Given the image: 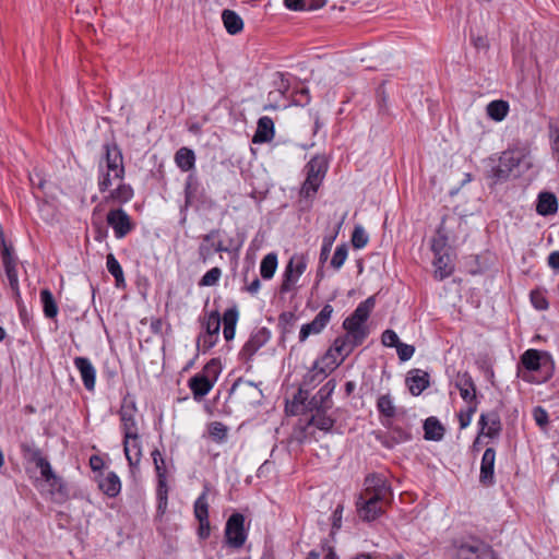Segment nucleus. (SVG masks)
I'll list each match as a JSON object with an SVG mask.
<instances>
[{
    "instance_id": "f257e3e1",
    "label": "nucleus",
    "mask_w": 559,
    "mask_h": 559,
    "mask_svg": "<svg viewBox=\"0 0 559 559\" xmlns=\"http://www.w3.org/2000/svg\"><path fill=\"white\" fill-rule=\"evenodd\" d=\"M365 488L356 506L358 515L364 521H374L383 512L382 503L391 496V487L381 474H370L365 478Z\"/></svg>"
},
{
    "instance_id": "f03ea898",
    "label": "nucleus",
    "mask_w": 559,
    "mask_h": 559,
    "mask_svg": "<svg viewBox=\"0 0 559 559\" xmlns=\"http://www.w3.org/2000/svg\"><path fill=\"white\" fill-rule=\"evenodd\" d=\"M528 171L535 173L537 167L527 148L516 147L501 153L496 175H523Z\"/></svg>"
},
{
    "instance_id": "7ed1b4c3",
    "label": "nucleus",
    "mask_w": 559,
    "mask_h": 559,
    "mask_svg": "<svg viewBox=\"0 0 559 559\" xmlns=\"http://www.w3.org/2000/svg\"><path fill=\"white\" fill-rule=\"evenodd\" d=\"M374 305V297H368L366 300H364L357 306V308L349 317H347L344 320L343 328L346 331L347 335H349L350 337L360 343H364V341L369 334L366 321L368 320L371 311L373 310Z\"/></svg>"
},
{
    "instance_id": "20e7f679",
    "label": "nucleus",
    "mask_w": 559,
    "mask_h": 559,
    "mask_svg": "<svg viewBox=\"0 0 559 559\" xmlns=\"http://www.w3.org/2000/svg\"><path fill=\"white\" fill-rule=\"evenodd\" d=\"M362 343L354 340L347 334L338 336L334 340L332 346L328 349L322 358L325 367L333 371L353 353V350Z\"/></svg>"
},
{
    "instance_id": "39448f33",
    "label": "nucleus",
    "mask_w": 559,
    "mask_h": 559,
    "mask_svg": "<svg viewBox=\"0 0 559 559\" xmlns=\"http://www.w3.org/2000/svg\"><path fill=\"white\" fill-rule=\"evenodd\" d=\"M0 243H1V261L4 270L5 277L8 280L9 286L11 288L13 298L16 304L21 301V292L19 285V276H17V258L13 252V247L8 245L3 231L0 230Z\"/></svg>"
},
{
    "instance_id": "423d86ee",
    "label": "nucleus",
    "mask_w": 559,
    "mask_h": 559,
    "mask_svg": "<svg viewBox=\"0 0 559 559\" xmlns=\"http://www.w3.org/2000/svg\"><path fill=\"white\" fill-rule=\"evenodd\" d=\"M152 457H153L155 472H156V476H157V489H156V495H157V500H158L157 510L160 514H164L167 509V504H168V486H167L166 464H165V460H164L162 453L157 449L152 452Z\"/></svg>"
},
{
    "instance_id": "0eeeda50",
    "label": "nucleus",
    "mask_w": 559,
    "mask_h": 559,
    "mask_svg": "<svg viewBox=\"0 0 559 559\" xmlns=\"http://www.w3.org/2000/svg\"><path fill=\"white\" fill-rule=\"evenodd\" d=\"M307 267L306 258L301 254L293 255L286 264L283 281L280 287L282 294L289 293L296 288L299 277Z\"/></svg>"
},
{
    "instance_id": "6e6552de",
    "label": "nucleus",
    "mask_w": 559,
    "mask_h": 559,
    "mask_svg": "<svg viewBox=\"0 0 559 559\" xmlns=\"http://www.w3.org/2000/svg\"><path fill=\"white\" fill-rule=\"evenodd\" d=\"M492 548L480 540L472 539L461 543L455 550V559H492Z\"/></svg>"
},
{
    "instance_id": "1a4fd4ad",
    "label": "nucleus",
    "mask_w": 559,
    "mask_h": 559,
    "mask_svg": "<svg viewBox=\"0 0 559 559\" xmlns=\"http://www.w3.org/2000/svg\"><path fill=\"white\" fill-rule=\"evenodd\" d=\"M245 516L240 513H234L229 516L225 526L226 544L233 548H241L247 539L243 527Z\"/></svg>"
},
{
    "instance_id": "9d476101",
    "label": "nucleus",
    "mask_w": 559,
    "mask_h": 559,
    "mask_svg": "<svg viewBox=\"0 0 559 559\" xmlns=\"http://www.w3.org/2000/svg\"><path fill=\"white\" fill-rule=\"evenodd\" d=\"M136 405L135 401L127 395L122 400V404L119 411L120 421H121V430L123 436H135V433L140 432L138 421L135 419L136 415Z\"/></svg>"
},
{
    "instance_id": "9b49d317",
    "label": "nucleus",
    "mask_w": 559,
    "mask_h": 559,
    "mask_svg": "<svg viewBox=\"0 0 559 559\" xmlns=\"http://www.w3.org/2000/svg\"><path fill=\"white\" fill-rule=\"evenodd\" d=\"M332 314L333 307L329 304L325 305L311 322L301 326L299 332V342L304 343L310 335L321 333L330 322Z\"/></svg>"
},
{
    "instance_id": "f8f14e48",
    "label": "nucleus",
    "mask_w": 559,
    "mask_h": 559,
    "mask_svg": "<svg viewBox=\"0 0 559 559\" xmlns=\"http://www.w3.org/2000/svg\"><path fill=\"white\" fill-rule=\"evenodd\" d=\"M271 338V332L266 328L255 329L248 341L243 344L239 356L243 361H249L255 353L263 347Z\"/></svg>"
},
{
    "instance_id": "ddd939ff",
    "label": "nucleus",
    "mask_w": 559,
    "mask_h": 559,
    "mask_svg": "<svg viewBox=\"0 0 559 559\" xmlns=\"http://www.w3.org/2000/svg\"><path fill=\"white\" fill-rule=\"evenodd\" d=\"M107 223L112 227L118 239L126 237L133 229L130 216L122 209L110 210L107 214Z\"/></svg>"
},
{
    "instance_id": "4468645a",
    "label": "nucleus",
    "mask_w": 559,
    "mask_h": 559,
    "mask_svg": "<svg viewBox=\"0 0 559 559\" xmlns=\"http://www.w3.org/2000/svg\"><path fill=\"white\" fill-rule=\"evenodd\" d=\"M32 461L40 469V475L45 481L50 486L51 491H59L62 487L61 478L55 474L50 463L41 455L39 450H35L32 454Z\"/></svg>"
},
{
    "instance_id": "2eb2a0df",
    "label": "nucleus",
    "mask_w": 559,
    "mask_h": 559,
    "mask_svg": "<svg viewBox=\"0 0 559 559\" xmlns=\"http://www.w3.org/2000/svg\"><path fill=\"white\" fill-rule=\"evenodd\" d=\"M105 156L100 160L99 166L100 168L106 167L107 175L112 173L114 175H120L123 173V157L121 154L120 148L115 144H105Z\"/></svg>"
},
{
    "instance_id": "dca6fc26",
    "label": "nucleus",
    "mask_w": 559,
    "mask_h": 559,
    "mask_svg": "<svg viewBox=\"0 0 559 559\" xmlns=\"http://www.w3.org/2000/svg\"><path fill=\"white\" fill-rule=\"evenodd\" d=\"M123 451L131 468L138 467L142 457V441L140 433L123 436Z\"/></svg>"
},
{
    "instance_id": "f3484780",
    "label": "nucleus",
    "mask_w": 559,
    "mask_h": 559,
    "mask_svg": "<svg viewBox=\"0 0 559 559\" xmlns=\"http://www.w3.org/2000/svg\"><path fill=\"white\" fill-rule=\"evenodd\" d=\"M73 364L80 372L84 388L87 391H93L95 389L96 369L91 360L86 357L79 356L74 358Z\"/></svg>"
},
{
    "instance_id": "a211bd4d",
    "label": "nucleus",
    "mask_w": 559,
    "mask_h": 559,
    "mask_svg": "<svg viewBox=\"0 0 559 559\" xmlns=\"http://www.w3.org/2000/svg\"><path fill=\"white\" fill-rule=\"evenodd\" d=\"M455 386L460 391L461 397L468 405L477 403L476 385H475L471 374L467 371L457 373V376L455 378Z\"/></svg>"
},
{
    "instance_id": "6ab92c4d",
    "label": "nucleus",
    "mask_w": 559,
    "mask_h": 559,
    "mask_svg": "<svg viewBox=\"0 0 559 559\" xmlns=\"http://www.w3.org/2000/svg\"><path fill=\"white\" fill-rule=\"evenodd\" d=\"M274 121L272 120V118L263 116L258 120L252 142L255 144L269 143L274 139Z\"/></svg>"
},
{
    "instance_id": "aec40b11",
    "label": "nucleus",
    "mask_w": 559,
    "mask_h": 559,
    "mask_svg": "<svg viewBox=\"0 0 559 559\" xmlns=\"http://www.w3.org/2000/svg\"><path fill=\"white\" fill-rule=\"evenodd\" d=\"M480 433L489 438L497 437L501 431L500 416L496 412L483 413L479 417Z\"/></svg>"
},
{
    "instance_id": "412c9836",
    "label": "nucleus",
    "mask_w": 559,
    "mask_h": 559,
    "mask_svg": "<svg viewBox=\"0 0 559 559\" xmlns=\"http://www.w3.org/2000/svg\"><path fill=\"white\" fill-rule=\"evenodd\" d=\"M496 452L492 448H487L481 457L479 480L484 485H492L495 478Z\"/></svg>"
},
{
    "instance_id": "4be33fe9",
    "label": "nucleus",
    "mask_w": 559,
    "mask_h": 559,
    "mask_svg": "<svg viewBox=\"0 0 559 559\" xmlns=\"http://www.w3.org/2000/svg\"><path fill=\"white\" fill-rule=\"evenodd\" d=\"M214 382L204 373H197L189 380V388L197 401L203 399L213 388Z\"/></svg>"
},
{
    "instance_id": "5701e85b",
    "label": "nucleus",
    "mask_w": 559,
    "mask_h": 559,
    "mask_svg": "<svg viewBox=\"0 0 559 559\" xmlns=\"http://www.w3.org/2000/svg\"><path fill=\"white\" fill-rule=\"evenodd\" d=\"M406 384L409 392L417 396L429 385V374L423 370L414 369L408 372Z\"/></svg>"
},
{
    "instance_id": "b1692460",
    "label": "nucleus",
    "mask_w": 559,
    "mask_h": 559,
    "mask_svg": "<svg viewBox=\"0 0 559 559\" xmlns=\"http://www.w3.org/2000/svg\"><path fill=\"white\" fill-rule=\"evenodd\" d=\"M238 318H239V312H238V309L236 306L226 309L223 314V319H222L223 324H224L223 335L227 342L234 340V337H235Z\"/></svg>"
},
{
    "instance_id": "393cba45",
    "label": "nucleus",
    "mask_w": 559,
    "mask_h": 559,
    "mask_svg": "<svg viewBox=\"0 0 559 559\" xmlns=\"http://www.w3.org/2000/svg\"><path fill=\"white\" fill-rule=\"evenodd\" d=\"M222 21L227 33L230 35L239 34L243 29V20L234 10L225 9L222 12Z\"/></svg>"
},
{
    "instance_id": "a878e982",
    "label": "nucleus",
    "mask_w": 559,
    "mask_h": 559,
    "mask_svg": "<svg viewBox=\"0 0 559 559\" xmlns=\"http://www.w3.org/2000/svg\"><path fill=\"white\" fill-rule=\"evenodd\" d=\"M433 266L435 277L440 281L449 277L454 270V265L449 253L435 255Z\"/></svg>"
},
{
    "instance_id": "bb28decb",
    "label": "nucleus",
    "mask_w": 559,
    "mask_h": 559,
    "mask_svg": "<svg viewBox=\"0 0 559 559\" xmlns=\"http://www.w3.org/2000/svg\"><path fill=\"white\" fill-rule=\"evenodd\" d=\"M558 210L556 197L549 192H542L538 195L536 211L543 216L555 214Z\"/></svg>"
},
{
    "instance_id": "cd10ccee",
    "label": "nucleus",
    "mask_w": 559,
    "mask_h": 559,
    "mask_svg": "<svg viewBox=\"0 0 559 559\" xmlns=\"http://www.w3.org/2000/svg\"><path fill=\"white\" fill-rule=\"evenodd\" d=\"M99 489L108 497H116L121 490V483L119 477L114 473H107L99 480Z\"/></svg>"
},
{
    "instance_id": "c85d7f7f",
    "label": "nucleus",
    "mask_w": 559,
    "mask_h": 559,
    "mask_svg": "<svg viewBox=\"0 0 559 559\" xmlns=\"http://www.w3.org/2000/svg\"><path fill=\"white\" fill-rule=\"evenodd\" d=\"M326 0H284V5L290 11H313L325 5Z\"/></svg>"
},
{
    "instance_id": "c756f323",
    "label": "nucleus",
    "mask_w": 559,
    "mask_h": 559,
    "mask_svg": "<svg viewBox=\"0 0 559 559\" xmlns=\"http://www.w3.org/2000/svg\"><path fill=\"white\" fill-rule=\"evenodd\" d=\"M546 358V354L537 349H527L521 356V362L525 369L537 371L542 367V359Z\"/></svg>"
},
{
    "instance_id": "7c9ffc66",
    "label": "nucleus",
    "mask_w": 559,
    "mask_h": 559,
    "mask_svg": "<svg viewBox=\"0 0 559 559\" xmlns=\"http://www.w3.org/2000/svg\"><path fill=\"white\" fill-rule=\"evenodd\" d=\"M306 175H325L329 169V158L324 154H317L307 163Z\"/></svg>"
},
{
    "instance_id": "2f4dec72",
    "label": "nucleus",
    "mask_w": 559,
    "mask_h": 559,
    "mask_svg": "<svg viewBox=\"0 0 559 559\" xmlns=\"http://www.w3.org/2000/svg\"><path fill=\"white\" fill-rule=\"evenodd\" d=\"M425 439L439 441L444 436V428L436 417H429L424 423Z\"/></svg>"
},
{
    "instance_id": "473e14b6",
    "label": "nucleus",
    "mask_w": 559,
    "mask_h": 559,
    "mask_svg": "<svg viewBox=\"0 0 559 559\" xmlns=\"http://www.w3.org/2000/svg\"><path fill=\"white\" fill-rule=\"evenodd\" d=\"M175 162L181 171H190L195 162V156L192 150L188 147H181L175 155Z\"/></svg>"
},
{
    "instance_id": "72a5a7b5",
    "label": "nucleus",
    "mask_w": 559,
    "mask_h": 559,
    "mask_svg": "<svg viewBox=\"0 0 559 559\" xmlns=\"http://www.w3.org/2000/svg\"><path fill=\"white\" fill-rule=\"evenodd\" d=\"M487 115L495 121H502L509 112V104L506 100H492L486 107Z\"/></svg>"
},
{
    "instance_id": "f704fd0d",
    "label": "nucleus",
    "mask_w": 559,
    "mask_h": 559,
    "mask_svg": "<svg viewBox=\"0 0 559 559\" xmlns=\"http://www.w3.org/2000/svg\"><path fill=\"white\" fill-rule=\"evenodd\" d=\"M377 409L386 420L396 415V407L390 394H382L377 400Z\"/></svg>"
},
{
    "instance_id": "c9c22d12",
    "label": "nucleus",
    "mask_w": 559,
    "mask_h": 559,
    "mask_svg": "<svg viewBox=\"0 0 559 559\" xmlns=\"http://www.w3.org/2000/svg\"><path fill=\"white\" fill-rule=\"evenodd\" d=\"M218 236V230H211L207 235L204 236L203 240L205 242H210V246L202 245L200 247V253L203 254L204 251L210 253L211 249L214 252H225L228 251V248L224 246L222 240H216Z\"/></svg>"
},
{
    "instance_id": "e433bc0d",
    "label": "nucleus",
    "mask_w": 559,
    "mask_h": 559,
    "mask_svg": "<svg viewBox=\"0 0 559 559\" xmlns=\"http://www.w3.org/2000/svg\"><path fill=\"white\" fill-rule=\"evenodd\" d=\"M40 300L43 304V310L47 318L53 319L58 314V306L55 298L49 289H43L40 292Z\"/></svg>"
},
{
    "instance_id": "4c0bfd02",
    "label": "nucleus",
    "mask_w": 559,
    "mask_h": 559,
    "mask_svg": "<svg viewBox=\"0 0 559 559\" xmlns=\"http://www.w3.org/2000/svg\"><path fill=\"white\" fill-rule=\"evenodd\" d=\"M277 267V255L275 253L266 254L260 264V273L264 280H270L274 276Z\"/></svg>"
},
{
    "instance_id": "58836bf2",
    "label": "nucleus",
    "mask_w": 559,
    "mask_h": 559,
    "mask_svg": "<svg viewBox=\"0 0 559 559\" xmlns=\"http://www.w3.org/2000/svg\"><path fill=\"white\" fill-rule=\"evenodd\" d=\"M123 177H115L119 182L117 187L110 192V197L119 203L128 202L133 197V190L129 185L121 182Z\"/></svg>"
},
{
    "instance_id": "ea45409f",
    "label": "nucleus",
    "mask_w": 559,
    "mask_h": 559,
    "mask_svg": "<svg viewBox=\"0 0 559 559\" xmlns=\"http://www.w3.org/2000/svg\"><path fill=\"white\" fill-rule=\"evenodd\" d=\"M194 516L199 522L209 521V502L206 490H204L194 502Z\"/></svg>"
},
{
    "instance_id": "a19ab883",
    "label": "nucleus",
    "mask_w": 559,
    "mask_h": 559,
    "mask_svg": "<svg viewBox=\"0 0 559 559\" xmlns=\"http://www.w3.org/2000/svg\"><path fill=\"white\" fill-rule=\"evenodd\" d=\"M321 178L322 177H306L300 189V197L307 200L312 199L321 186Z\"/></svg>"
},
{
    "instance_id": "79ce46f5",
    "label": "nucleus",
    "mask_w": 559,
    "mask_h": 559,
    "mask_svg": "<svg viewBox=\"0 0 559 559\" xmlns=\"http://www.w3.org/2000/svg\"><path fill=\"white\" fill-rule=\"evenodd\" d=\"M202 325L204 328L203 333L219 336L221 316L218 311H212L211 313H209L207 317L202 322Z\"/></svg>"
},
{
    "instance_id": "37998d69",
    "label": "nucleus",
    "mask_w": 559,
    "mask_h": 559,
    "mask_svg": "<svg viewBox=\"0 0 559 559\" xmlns=\"http://www.w3.org/2000/svg\"><path fill=\"white\" fill-rule=\"evenodd\" d=\"M310 424L320 430L329 431L333 428L334 420L323 412L318 411L312 415Z\"/></svg>"
},
{
    "instance_id": "c03bdc74",
    "label": "nucleus",
    "mask_w": 559,
    "mask_h": 559,
    "mask_svg": "<svg viewBox=\"0 0 559 559\" xmlns=\"http://www.w3.org/2000/svg\"><path fill=\"white\" fill-rule=\"evenodd\" d=\"M107 270L115 277L117 285L123 283V271L112 253L107 255Z\"/></svg>"
},
{
    "instance_id": "a18cd8bd",
    "label": "nucleus",
    "mask_w": 559,
    "mask_h": 559,
    "mask_svg": "<svg viewBox=\"0 0 559 559\" xmlns=\"http://www.w3.org/2000/svg\"><path fill=\"white\" fill-rule=\"evenodd\" d=\"M241 384H243L246 392L248 395L254 401L259 402L262 396V391L252 382H242L241 379H238L231 386V391H236Z\"/></svg>"
},
{
    "instance_id": "49530a36",
    "label": "nucleus",
    "mask_w": 559,
    "mask_h": 559,
    "mask_svg": "<svg viewBox=\"0 0 559 559\" xmlns=\"http://www.w3.org/2000/svg\"><path fill=\"white\" fill-rule=\"evenodd\" d=\"M227 427L219 421H213L210 424L209 433L211 438L217 442H222L227 437Z\"/></svg>"
},
{
    "instance_id": "de8ad7c7",
    "label": "nucleus",
    "mask_w": 559,
    "mask_h": 559,
    "mask_svg": "<svg viewBox=\"0 0 559 559\" xmlns=\"http://www.w3.org/2000/svg\"><path fill=\"white\" fill-rule=\"evenodd\" d=\"M222 276V270L217 266L209 270L200 280V286H214L217 284Z\"/></svg>"
},
{
    "instance_id": "09e8293b",
    "label": "nucleus",
    "mask_w": 559,
    "mask_h": 559,
    "mask_svg": "<svg viewBox=\"0 0 559 559\" xmlns=\"http://www.w3.org/2000/svg\"><path fill=\"white\" fill-rule=\"evenodd\" d=\"M217 341H218V336L217 335H212V334H207V333H201L198 336L197 346H198V348L200 350L205 353L209 349H211L217 343Z\"/></svg>"
},
{
    "instance_id": "8fccbe9b",
    "label": "nucleus",
    "mask_w": 559,
    "mask_h": 559,
    "mask_svg": "<svg viewBox=\"0 0 559 559\" xmlns=\"http://www.w3.org/2000/svg\"><path fill=\"white\" fill-rule=\"evenodd\" d=\"M531 302L533 307L537 310H547L549 307L548 300L544 294V292L539 289H535L531 292L530 295Z\"/></svg>"
},
{
    "instance_id": "3c124183",
    "label": "nucleus",
    "mask_w": 559,
    "mask_h": 559,
    "mask_svg": "<svg viewBox=\"0 0 559 559\" xmlns=\"http://www.w3.org/2000/svg\"><path fill=\"white\" fill-rule=\"evenodd\" d=\"M296 317L293 312H283L278 318V325L281 326L283 336L290 333L294 328Z\"/></svg>"
},
{
    "instance_id": "603ef678",
    "label": "nucleus",
    "mask_w": 559,
    "mask_h": 559,
    "mask_svg": "<svg viewBox=\"0 0 559 559\" xmlns=\"http://www.w3.org/2000/svg\"><path fill=\"white\" fill-rule=\"evenodd\" d=\"M368 235L361 226H356L352 235V243L355 248L361 249L368 243Z\"/></svg>"
},
{
    "instance_id": "864d4df0",
    "label": "nucleus",
    "mask_w": 559,
    "mask_h": 559,
    "mask_svg": "<svg viewBox=\"0 0 559 559\" xmlns=\"http://www.w3.org/2000/svg\"><path fill=\"white\" fill-rule=\"evenodd\" d=\"M477 404L478 403L468 405L466 411H461L459 413V421H460L461 429H465L467 426H469L472 418L477 411Z\"/></svg>"
},
{
    "instance_id": "5fc2aeb1",
    "label": "nucleus",
    "mask_w": 559,
    "mask_h": 559,
    "mask_svg": "<svg viewBox=\"0 0 559 559\" xmlns=\"http://www.w3.org/2000/svg\"><path fill=\"white\" fill-rule=\"evenodd\" d=\"M549 135L554 156L559 163V122L549 124Z\"/></svg>"
},
{
    "instance_id": "6e6d98bb",
    "label": "nucleus",
    "mask_w": 559,
    "mask_h": 559,
    "mask_svg": "<svg viewBox=\"0 0 559 559\" xmlns=\"http://www.w3.org/2000/svg\"><path fill=\"white\" fill-rule=\"evenodd\" d=\"M347 258V248L345 245L336 247L334 254L331 260V265L338 270L342 267Z\"/></svg>"
},
{
    "instance_id": "4d7b16f0",
    "label": "nucleus",
    "mask_w": 559,
    "mask_h": 559,
    "mask_svg": "<svg viewBox=\"0 0 559 559\" xmlns=\"http://www.w3.org/2000/svg\"><path fill=\"white\" fill-rule=\"evenodd\" d=\"M447 241V237L441 235L439 231L438 237L433 238L431 243V249L435 255L448 253Z\"/></svg>"
},
{
    "instance_id": "13d9d810",
    "label": "nucleus",
    "mask_w": 559,
    "mask_h": 559,
    "mask_svg": "<svg viewBox=\"0 0 559 559\" xmlns=\"http://www.w3.org/2000/svg\"><path fill=\"white\" fill-rule=\"evenodd\" d=\"M533 418L537 426H539L542 429L546 428L549 423L548 413L546 409H544L542 406H536L533 409Z\"/></svg>"
},
{
    "instance_id": "bf43d9fd",
    "label": "nucleus",
    "mask_w": 559,
    "mask_h": 559,
    "mask_svg": "<svg viewBox=\"0 0 559 559\" xmlns=\"http://www.w3.org/2000/svg\"><path fill=\"white\" fill-rule=\"evenodd\" d=\"M395 348L401 361L409 360L415 353V347L413 345H408L402 342Z\"/></svg>"
},
{
    "instance_id": "052dcab7",
    "label": "nucleus",
    "mask_w": 559,
    "mask_h": 559,
    "mask_svg": "<svg viewBox=\"0 0 559 559\" xmlns=\"http://www.w3.org/2000/svg\"><path fill=\"white\" fill-rule=\"evenodd\" d=\"M382 344L386 347H396L401 341L393 330H385L381 336Z\"/></svg>"
},
{
    "instance_id": "680f3d73",
    "label": "nucleus",
    "mask_w": 559,
    "mask_h": 559,
    "mask_svg": "<svg viewBox=\"0 0 559 559\" xmlns=\"http://www.w3.org/2000/svg\"><path fill=\"white\" fill-rule=\"evenodd\" d=\"M343 506L338 504L333 512V528H340L342 522Z\"/></svg>"
},
{
    "instance_id": "e2e57ef3",
    "label": "nucleus",
    "mask_w": 559,
    "mask_h": 559,
    "mask_svg": "<svg viewBox=\"0 0 559 559\" xmlns=\"http://www.w3.org/2000/svg\"><path fill=\"white\" fill-rule=\"evenodd\" d=\"M200 526H199V536L200 538L202 539H205L210 536V521H205V522H199Z\"/></svg>"
},
{
    "instance_id": "0e129e2a",
    "label": "nucleus",
    "mask_w": 559,
    "mask_h": 559,
    "mask_svg": "<svg viewBox=\"0 0 559 559\" xmlns=\"http://www.w3.org/2000/svg\"><path fill=\"white\" fill-rule=\"evenodd\" d=\"M548 264L555 271H559V251H554L549 254Z\"/></svg>"
},
{
    "instance_id": "69168bd1",
    "label": "nucleus",
    "mask_w": 559,
    "mask_h": 559,
    "mask_svg": "<svg viewBox=\"0 0 559 559\" xmlns=\"http://www.w3.org/2000/svg\"><path fill=\"white\" fill-rule=\"evenodd\" d=\"M260 287H261L260 280L257 276H254L252 282L247 285L246 289L248 293L254 295L260 290Z\"/></svg>"
},
{
    "instance_id": "338daca9",
    "label": "nucleus",
    "mask_w": 559,
    "mask_h": 559,
    "mask_svg": "<svg viewBox=\"0 0 559 559\" xmlns=\"http://www.w3.org/2000/svg\"><path fill=\"white\" fill-rule=\"evenodd\" d=\"M112 185L110 177H104V180L99 182L102 191H106Z\"/></svg>"
},
{
    "instance_id": "774afa93",
    "label": "nucleus",
    "mask_w": 559,
    "mask_h": 559,
    "mask_svg": "<svg viewBox=\"0 0 559 559\" xmlns=\"http://www.w3.org/2000/svg\"><path fill=\"white\" fill-rule=\"evenodd\" d=\"M393 431L399 435L401 441H406L411 439V435L402 429H394Z\"/></svg>"
}]
</instances>
